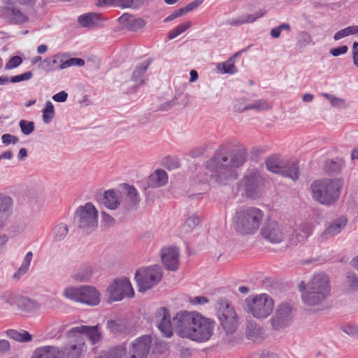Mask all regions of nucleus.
<instances>
[{"label": "nucleus", "mask_w": 358, "mask_h": 358, "mask_svg": "<svg viewBox=\"0 0 358 358\" xmlns=\"http://www.w3.org/2000/svg\"><path fill=\"white\" fill-rule=\"evenodd\" d=\"M155 322L164 337L171 338L175 329L180 337L201 343L210 339L214 329L213 320L194 312H179L171 322L169 310L165 307L156 310Z\"/></svg>", "instance_id": "1"}, {"label": "nucleus", "mask_w": 358, "mask_h": 358, "mask_svg": "<svg viewBox=\"0 0 358 358\" xmlns=\"http://www.w3.org/2000/svg\"><path fill=\"white\" fill-rule=\"evenodd\" d=\"M248 150L243 145L235 148L221 146L206 163V168L215 172L212 176L220 185H227L238 177V169L247 160Z\"/></svg>", "instance_id": "2"}, {"label": "nucleus", "mask_w": 358, "mask_h": 358, "mask_svg": "<svg viewBox=\"0 0 358 358\" xmlns=\"http://www.w3.org/2000/svg\"><path fill=\"white\" fill-rule=\"evenodd\" d=\"M343 187V180L341 178H323L313 181L310 189L315 201L331 206L338 201Z\"/></svg>", "instance_id": "3"}, {"label": "nucleus", "mask_w": 358, "mask_h": 358, "mask_svg": "<svg viewBox=\"0 0 358 358\" xmlns=\"http://www.w3.org/2000/svg\"><path fill=\"white\" fill-rule=\"evenodd\" d=\"M331 285L329 278L323 273L313 275L308 282L306 290L301 294L303 302L309 306H315L322 303L330 295Z\"/></svg>", "instance_id": "4"}, {"label": "nucleus", "mask_w": 358, "mask_h": 358, "mask_svg": "<svg viewBox=\"0 0 358 358\" xmlns=\"http://www.w3.org/2000/svg\"><path fill=\"white\" fill-rule=\"evenodd\" d=\"M264 216V212L257 207L243 208L234 215V228L241 235L254 234L258 231Z\"/></svg>", "instance_id": "5"}, {"label": "nucleus", "mask_w": 358, "mask_h": 358, "mask_svg": "<svg viewBox=\"0 0 358 358\" xmlns=\"http://www.w3.org/2000/svg\"><path fill=\"white\" fill-rule=\"evenodd\" d=\"M216 310L223 329V332H220L221 338L224 341H230L228 336L234 334L238 327L237 314L228 300L224 298L217 299Z\"/></svg>", "instance_id": "6"}, {"label": "nucleus", "mask_w": 358, "mask_h": 358, "mask_svg": "<svg viewBox=\"0 0 358 358\" xmlns=\"http://www.w3.org/2000/svg\"><path fill=\"white\" fill-rule=\"evenodd\" d=\"M238 186L246 198L257 199L264 190L265 180L257 169H248L238 182Z\"/></svg>", "instance_id": "7"}, {"label": "nucleus", "mask_w": 358, "mask_h": 358, "mask_svg": "<svg viewBox=\"0 0 358 358\" xmlns=\"http://www.w3.org/2000/svg\"><path fill=\"white\" fill-rule=\"evenodd\" d=\"M98 211L92 203L80 206L76 211L74 222L84 232L88 234L98 226Z\"/></svg>", "instance_id": "8"}, {"label": "nucleus", "mask_w": 358, "mask_h": 358, "mask_svg": "<svg viewBox=\"0 0 358 358\" xmlns=\"http://www.w3.org/2000/svg\"><path fill=\"white\" fill-rule=\"evenodd\" d=\"M162 269L159 265H153L138 269L135 279L140 292H145L158 284L162 278Z\"/></svg>", "instance_id": "9"}, {"label": "nucleus", "mask_w": 358, "mask_h": 358, "mask_svg": "<svg viewBox=\"0 0 358 358\" xmlns=\"http://www.w3.org/2000/svg\"><path fill=\"white\" fill-rule=\"evenodd\" d=\"M66 298L90 306H96L100 302V295L94 287L83 285L80 287H67L64 291Z\"/></svg>", "instance_id": "10"}, {"label": "nucleus", "mask_w": 358, "mask_h": 358, "mask_svg": "<svg viewBox=\"0 0 358 358\" xmlns=\"http://www.w3.org/2000/svg\"><path fill=\"white\" fill-rule=\"evenodd\" d=\"M245 303L248 309L254 317L263 319L267 317L273 310V301L266 294H262L254 296L252 299H247Z\"/></svg>", "instance_id": "11"}, {"label": "nucleus", "mask_w": 358, "mask_h": 358, "mask_svg": "<svg viewBox=\"0 0 358 358\" xmlns=\"http://www.w3.org/2000/svg\"><path fill=\"white\" fill-rule=\"evenodd\" d=\"M294 317V309L287 303H282L278 305L270 322L273 329L280 331L291 325Z\"/></svg>", "instance_id": "12"}, {"label": "nucleus", "mask_w": 358, "mask_h": 358, "mask_svg": "<svg viewBox=\"0 0 358 358\" xmlns=\"http://www.w3.org/2000/svg\"><path fill=\"white\" fill-rule=\"evenodd\" d=\"M152 340L150 336H143L134 341L129 348H125L124 358H147Z\"/></svg>", "instance_id": "13"}, {"label": "nucleus", "mask_w": 358, "mask_h": 358, "mask_svg": "<svg viewBox=\"0 0 358 358\" xmlns=\"http://www.w3.org/2000/svg\"><path fill=\"white\" fill-rule=\"evenodd\" d=\"M107 292L109 293V300L113 301H118L124 297H133L134 292L132 286L126 278L118 279L110 285Z\"/></svg>", "instance_id": "14"}, {"label": "nucleus", "mask_w": 358, "mask_h": 358, "mask_svg": "<svg viewBox=\"0 0 358 358\" xmlns=\"http://www.w3.org/2000/svg\"><path fill=\"white\" fill-rule=\"evenodd\" d=\"M262 238L273 244L281 243L285 238V231L282 225L275 220H267L260 231Z\"/></svg>", "instance_id": "15"}, {"label": "nucleus", "mask_w": 358, "mask_h": 358, "mask_svg": "<svg viewBox=\"0 0 358 358\" xmlns=\"http://www.w3.org/2000/svg\"><path fill=\"white\" fill-rule=\"evenodd\" d=\"M122 187L123 192L121 193V202L123 214L125 215L129 211L137 209L141 201V197L137 189L133 185L124 183L122 185Z\"/></svg>", "instance_id": "16"}, {"label": "nucleus", "mask_w": 358, "mask_h": 358, "mask_svg": "<svg viewBox=\"0 0 358 358\" xmlns=\"http://www.w3.org/2000/svg\"><path fill=\"white\" fill-rule=\"evenodd\" d=\"M179 250L176 247L164 248L161 250V259L166 269L176 271L179 266Z\"/></svg>", "instance_id": "17"}, {"label": "nucleus", "mask_w": 358, "mask_h": 358, "mask_svg": "<svg viewBox=\"0 0 358 358\" xmlns=\"http://www.w3.org/2000/svg\"><path fill=\"white\" fill-rule=\"evenodd\" d=\"M348 219L345 216H341L334 220L331 224L320 234L318 240L324 242L330 238L338 234L346 226Z\"/></svg>", "instance_id": "18"}, {"label": "nucleus", "mask_w": 358, "mask_h": 358, "mask_svg": "<svg viewBox=\"0 0 358 358\" xmlns=\"http://www.w3.org/2000/svg\"><path fill=\"white\" fill-rule=\"evenodd\" d=\"M0 11L1 16L11 24H21L27 20L25 15L13 5L6 4Z\"/></svg>", "instance_id": "19"}, {"label": "nucleus", "mask_w": 358, "mask_h": 358, "mask_svg": "<svg viewBox=\"0 0 358 358\" xmlns=\"http://www.w3.org/2000/svg\"><path fill=\"white\" fill-rule=\"evenodd\" d=\"M313 228L312 224L308 222H302L296 226L290 238V243L296 245L303 243L311 234Z\"/></svg>", "instance_id": "20"}, {"label": "nucleus", "mask_w": 358, "mask_h": 358, "mask_svg": "<svg viewBox=\"0 0 358 358\" xmlns=\"http://www.w3.org/2000/svg\"><path fill=\"white\" fill-rule=\"evenodd\" d=\"M13 200L5 194L0 193V227H4L13 212Z\"/></svg>", "instance_id": "21"}, {"label": "nucleus", "mask_w": 358, "mask_h": 358, "mask_svg": "<svg viewBox=\"0 0 358 358\" xmlns=\"http://www.w3.org/2000/svg\"><path fill=\"white\" fill-rule=\"evenodd\" d=\"M118 22L125 29L131 31H136L145 26V22L143 19L136 17L134 15L124 13L118 18Z\"/></svg>", "instance_id": "22"}, {"label": "nucleus", "mask_w": 358, "mask_h": 358, "mask_svg": "<svg viewBox=\"0 0 358 358\" xmlns=\"http://www.w3.org/2000/svg\"><path fill=\"white\" fill-rule=\"evenodd\" d=\"M31 358H64V352L56 346L45 345L36 348Z\"/></svg>", "instance_id": "23"}, {"label": "nucleus", "mask_w": 358, "mask_h": 358, "mask_svg": "<svg viewBox=\"0 0 358 358\" xmlns=\"http://www.w3.org/2000/svg\"><path fill=\"white\" fill-rule=\"evenodd\" d=\"M279 174L296 181L299 176L298 162L296 160H290L282 163Z\"/></svg>", "instance_id": "24"}, {"label": "nucleus", "mask_w": 358, "mask_h": 358, "mask_svg": "<svg viewBox=\"0 0 358 358\" xmlns=\"http://www.w3.org/2000/svg\"><path fill=\"white\" fill-rule=\"evenodd\" d=\"M101 202L110 210L117 209L122 203L119 194L113 189L106 191L101 199Z\"/></svg>", "instance_id": "25"}, {"label": "nucleus", "mask_w": 358, "mask_h": 358, "mask_svg": "<svg viewBox=\"0 0 358 358\" xmlns=\"http://www.w3.org/2000/svg\"><path fill=\"white\" fill-rule=\"evenodd\" d=\"M168 182L166 172L162 169H157L152 173L148 180V186L152 188H157L164 186Z\"/></svg>", "instance_id": "26"}, {"label": "nucleus", "mask_w": 358, "mask_h": 358, "mask_svg": "<svg viewBox=\"0 0 358 358\" xmlns=\"http://www.w3.org/2000/svg\"><path fill=\"white\" fill-rule=\"evenodd\" d=\"M345 165V161L342 158L329 159L325 161L324 170L329 175H337L341 172Z\"/></svg>", "instance_id": "27"}, {"label": "nucleus", "mask_w": 358, "mask_h": 358, "mask_svg": "<svg viewBox=\"0 0 358 358\" xmlns=\"http://www.w3.org/2000/svg\"><path fill=\"white\" fill-rule=\"evenodd\" d=\"M245 335L248 339L253 342H258L264 338V331L262 328L255 322H248L246 327Z\"/></svg>", "instance_id": "28"}, {"label": "nucleus", "mask_w": 358, "mask_h": 358, "mask_svg": "<svg viewBox=\"0 0 358 358\" xmlns=\"http://www.w3.org/2000/svg\"><path fill=\"white\" fill-rule=\"evenodd\" d=\"M151 61L147 59L137 66L132 73L131 80L136 83V87L145 84V79L143 78L147 71Z\"/></svg>", "instance_id": "29"}, {"label": "nucleus", "mask_w": 358, "mask_h": 358, "mask_svg": "<svg viewBox=\"0 0 358 358\" xmlns=\"http://www.w3.org/2000/svg\"><path fill=\"white\" fill-rule=\"evenodd\" d=\"M94 273L93 266L86 264L81 266L73 274V278L78 282H87L90 280Z\"/></svg>", "instance_id": "30"}, {"label": "nucleus", "mask_w": 358, "mask_h": 358, "mask_svg": "<svg viewBox=\"0 0 358 358\" xmlns=\"http://www.w3.org/2000/svg\"><path fill=\"white\" fill-rule=\"evenodd\" d=\"M245 50L243 49L236 53H235L232 57H231L228 60L223 63H220L217 66V69L222 73H229L234 74L237 72V69L234 65V62L236 58L243 52H245Z\"/></svg>", "instance_id": "31"}, {"label": "nucleus", "mask_w": 358, "mask_h": 358, "mask_svg": "<svg viewBox=\"0 0 358 358\" xmlns=\"http://www.w3.org/2000/svg\"><path fill=\"white\" fill-rule=\"evenodd\" d=\"M107 328L114 334H126L129 331L127 322L122 319L108 320Z\"/></svg>", "instance_id": "32"}, {"label": "nucleus", "mask_w": 358, "mask_h": 358, "mask_svg": "<svg viewBox=\"0 0 358 358\" xmlns=\"http://www.w3.org/2000/svg\"><path fill=\"white\" fill-rule=\"evenodd\" d=\"M6 334L11 339L20 343H29L33 339L32 336L25 330L8 329Z\"/></svg>", "instance_id": "33"}, {"label": "nucleus", "mask_w": 358, "mask_h": 358, "mask_svg": "<svg viewBox=\"0 0 358 358\" xmlns=\"http://www.w3.org/2000/svg\"><path fill=\"white\" fill-rule=\"evenodd\" d=\"M78 21L83 27L98 26L99 24L100 15L94 13H89L79 16Z\"/></svg>", "instance_id": "34"}, {"label": "nucleus", "mask_w": 358, "mask_h": 358, "mask_svg": "<svg viewBox=\"0 0 358 358\" xmlns=\"http://www.w3.org/2000/svg\"><path fill=\"white\" fill-rule=\"evenodd\" d=\"M124 353L125 347L121 345L101 351L99 355L94 358H122Z\"/></svg>", "instance_id": "35"}, {"label": "nucleus", "mask_w": 358, "mask_h": 358, "mask_svg": "<svg viewBox=\"0 0 358 358\" xmlns=\"http://www.w3.org/2000/svg\"><path fill=\"white\" fill-rule=\"evenodd\" d=\"M81 329H85L84 336L87 338V339L91 342L92 344H96L101 340V334L99 329V325H82Z\"/></svg>", "instance_id": "36"}, {"label": "nucleus", "mask_w": 358, "mask_h": 358, "mask_svg": "<svg viewBox=\"0 0 358 358\" xmlns=\"http://www.w3.org/2000/svg\"><path fill=\"white\" fill-rule=\"evenodd\" d=\"M114 6L122 8L138 9L148 4V0H113Z\"/></svg>", "instance_id": "37"}, {"label": "nucleus", "mask_w": 358, "mask_h": 358, "mask_svg": "<svg viewBox=\"0 0 358 358\" xmlns=\"http://www.w3.org/2000/svg\"><path fill=\"white\" fill-rule=\"evenodd\" d=\"M83 345L84 339H80L79 343H77L65 346L64 350H62L64 356L66 355L71 358H78L82 352Z\"/></svg>", "instance_id": "38"}, {"label": "nucleus", "mask_w": 358, "mask_h": 358, "mask_svg": "<svg viewBox=\"0 0 358 358\" xmlns=\"http://www.w3.org/2000/svg\"><path fill=\"white\" fill-rule=\"evenodd\" d=\"M66 57L64 54L55 55L52 57L46 58L43 60L45 66L43 67L46 71H51L59 68V66L63 62V58Z\"/></svg>", "instance_id": "39"}, {"label": "nucleus", "mask_w": 358, "mask_h": 358, "mask_svg": "<svg viewBox=\"0 0 358 358\" xmlns=\"http://www.w3.org/2000/svg\"><path fill=\"white\" fill-rule=\"evenodd\" d=\"M69 232V227L66 224L60 223L53 229V238L55 241H61L65 238Z\"/></svg>", "instance_id": "40"}, {"label": "nucleus", "mask_w": 358, "mask_h": 358, "mask_svg": "<svg viewBox=\"0 0 358 358\" xmlns=\"http://www.w3.org/2000/svg\"><path fill=\"white\" fill-rule=\"evenodd\" d=\"M32 257L33 253L31 252H28L27 253L21 266L18 268L17 271L13 275L14 278H19L22 275H24V273H27L30 266Z\"/></svg>", "instance_id": "41"}, {"label": "nucleus", "mask_w": 358, "mask_h": 358, "mask_svg": "<svg viewBox=\"0 0 358 358\" xmlns=\"http://www.w3.org/2000/svg\"><path fill=\"white\" fill-rule=\"evenodd\" d=\"M271 108V104L268 102L266 99L256 100L254 103L248 104L245 106V109L255 110L257 111H262L264 110H268Z\"/></svg>", "instance_id": "42"}, {"label": "nucleus", "mask_w": 358, "mask_h": 358, "mask_svg": "<svg viewBox=\"0 0 358 358\" xmlns=\"http://www.w3.org/2000/svg\"><path fill=\"white\" fill-rule=\"evenodd\" d=\"M85 329H81V326L71 328L66 332V336L69 339H75L79 343L80 339H84Z\"/></svg>", "instance_id": "43"}, {"label": "nucleus", "mask_w": 358, "mask_h": 358, "mask_svg": "<svg viewBox=\"0 0 358 358\" xmlns=\"http://www.w3.org/2000/svg\"><path fill=\"white\" fill-rule=\"evenodd\" d=\"M55 110L51 101L45 103V108L43 110V120L45 123H50L54 117Z\"/></svg>", "instance_id": "44"}, {"label": "nucleus", "mask_w": 358, "mask_h": 358, "mask_svg": "<svg viewBox=\"0 0 358 358\" xmlns=\"http://www.w3.org/2000/svg\"><path fill=\"white\" fill-rule=\"evenodd\" d=\"M191 22L187 21L185 23L180 24V25L177 26L176 28H174L169 32V39H173L174 38L177 37L178 35L181 34L182 33L185 32L187 29H188L191 27Z\"/></svg>", "instance_id": "45"}, {"label": "nucleus", "mask_w": 358, "mask_h": 358, "mask_svg": "<svg viewBox=\"0 0 358 358\" xmlns=\"http://www.w3.org/2000/svg\"><path fill=\"white\" fill-rule=\"evenodd\" d=\"M85 64V60L81 58H70L67 60H64L63 62L59 66V69H64L73 66H83Z\"/></svg>", "instance_id": "46"}, {"label": "nucleus", "mask_w": 358, "mask_h": 358, "mask_svg": "<svg viewBox=\"0 0 358 358\" xmlns=\"http://www.w3.org/2000/svg\"><path fill=\"white\" fill-rule=\"evenodd\" d=\"M310 44H314L310 34L307 31H301L299 34L298 45L300 48H304Z\"/></svg>", "instance_id": "47"}, {"label": "nucleus", "mask_w": 358, "mask_h": 358, "mask_svg": "<svg viewBox=\"0 0 358 358\" xmlns=\"http://www.w3.org/2000/svg\"><path fill=\"white\" fill-rule=\"evenodd\" d=\"M19 125L22 134L24 135H29L35 129L34 122L32 121L22 120H20Z\"/></svg>", "instance_id": "48"}, {"label": "nucleus", "mask_w": 358, "mask_h": 358, "mask_svg": "<svg viewBox=\"0 0 358 358\" xmlns=\"http://www.w3.org/2000/svg\"><path fill=\"white\" fill-rule=\"evenodd\" d=\"M200 222L201 218L198 215H193L185 220L184 227L186 228L187 231H189L198 226Z\"/></svg>", "instance_id": "49"}, {"label": "nucleus", "mask_w": 358, "mask_h": 358, "mask_svg": "<svg viewBox=\"0 0 358 358\" xmlns=\"http://www.w3.org/2000/svg\"><path fill=\"white\" fill-rule=\"evenodd\" d=\"M19 306L27 311H31L34 309L36 306V303L27 297H22L18 301Z\"/></svg>", "instance_id": "50"}, {"label": "nucleus", "mask_w": 358, "mask_h": 358, "mask_svg": "<svg viewBox=\"0 0 358 358\" xmlns=\"http://www.w3.org/2000/svg\"><path fill=\"white\" fill-rule=\"evenodd\" d=\"M346 285L350 289L353 291L357 290L358 278L354 273H348L346 276Z\"/></svg>", "instance_id": "51"}, {"label": "nucleus", "mask_w": 358, "mask_h": 358, "mask_svg": "<svg viewBox=\"0 0 358 358\" xmlns=\"http://www.w3.org/2000/svg\"><path fill=\"white\" fill-rule=\"evenodd\" d=\"M266 13L265 10H259L255 15L253 14H246L241 15L243 21H244V24L252 23L256 21L258 18L264 16Z\"/></svg>", "instance_id": "52"}, {"label": "nucleus", "mask_w": 358, "mask_h": 358, "mask_svg": "<svg viewBox=\"0 0 358 358\" xmlns=\"http://www.w3.org/2000/svg\"><path fill=\"white\" fill-rule=\"evenodd\" d=\"M267 169L275 173H280L281 164H279L274 159L270 157L266 161Z\"/></svg>", "instance_id": "53"}, {"label": "nucleus", "mask_w": 358, "mask_h": 358, "mask_svg": "<svg viewBox=\"0 0 358 358\" xmlns=\"http://www.w3.org/2000/svg\"><path fill=\"white\" fill-rule=\"evenodd\" d=\"M22 62V59L20 56L12 57L6 64L5 69L6 70L17 67Z\"/></svg>", "instance_id": "54"}, {"label": "nucleus", "mask_w": 358, "mask_h": 358, "mask_svg": "<svg viewBox=\"0 0 358 358\" xmlns=\"http://www.w3.org/2000/svg\"><path fill=\"white\" fill-rule=\"evenodd\" d=\"M33 73L31 71H27L21 75H17L11 77L10 81L13 83H19L24 80H28L31 79Z\"/></svg>", "instance_id": "55"}, {"label": "nucleus", "mask_w": 358, "mask_h": 358, "mask_svg": "<svg viewBox=\"0 0 358 358\" xmlns=\"http://www.w3.org/2000/svg\"><path fill=\"white\" fill-rule=\"evenodd\" d=\"M101 222L105 227H111L115 224V219L105 211L101 213Z\"/></svg>", "instance_id": "56"}, {"label": "nucleus", "mask_w": 358, "mask_h": 358, "mask_svg": "<svg viewBox=\"0 0 358 358\" xmlns=\"http://www.w3.org/2000/svg\"><path fill=\"white\" fill-rule=\"evenodd\" d=\"M343 331L350 336L358 338V326L348 324L343 327Z\"/></svg>", "instance_id": "57"}, {"label": "nucleus", "mask_w": 358, "mask_h": 358, "mask_svg": "<svg viewBox=\"0 0 358 358\" xmlns=\"http://www.w3.org/2000/svg\"><path fill=\"white\" fill-rule=\"evenodd\" d=\"M185 14H186L185 13V10H184L183 7L182 8H180L178 10H176L175 12H173V13H171V15H169V16H167L165 19H164V22H170L177 17H181L182 15H184Z\"/></svg>", "instance_id": "58"}, {"label": "nucleus", "mask_w": 358, "mask_h": 358, "mask_svg": "<svg viewBox=\"0 0 358 358\" xmlns=\"http://www.w3.org/2000/svg\"><path fill=\"white\" fill-rule=\"evenodd\" d=\"M348 48L347 45H343L338 48H332L330 50V53L334 57H338L341 55L345 54L348 52Z\"/></svg>", "instance_id": "59"}, {"label": "nucleus", "mask_w": 358, "mask_h": 358, "mask_svg": "<svg viewBox=\"0 0 358 358\" xmlns=\"http://www.w3.org/2000/svg\"><path fill=\"white\" fill-rule=\"evenodd\" d=\"M202 2V0H194V1L184 6L183 8L185 10V13H187L188 12H190L198 8Z\"/></svg>", "instance_id": "60"}, {"label": "nucleus", "mask_w": 358, "mask_h": 358, "mask_svg": "<svg viewBox=\"0 0 358 358\" xmlns=\"http://www.w3.org/2000/svg\"><path fill=\"white\" fill-rule=\"evenodd\" d=\"M68 94L65 91H61L52 96V99L57 102H64L67 99Z\"/></svg>", "instance_id": "61"}, {"label": "nucleus", "mask_w": 358, "mask_h": 358, "mask_svg": "<svg viewBox=\"0 0 358 358\" xmlns=\"http://www.w3.org/2000/svg\"><path fill=\"white\" fill-rule=\"evenodd\" d=\"M331 105L334 107H343L345 106V101L342 99L332 96L329 101Z\"/></svg>", "instance_id": "62"}, {"label": "nucleus", "mask_w": 358, "mask_h": 358, "mask_svg": "<svg viewBox=\"0 0 358 358\" xmlns=\"http://www.w3.org/2000/svg\"><path fill=\"white\" fill-rule=\"evenodd\" d=\"M176 103V98L174 97L172 100L170 101L166 102L163 104H162L159 107L160 110H168L171 109L172 107H173Z\"/></svg>", "instance_id": "63"}, {"label": "nucleus", "mask_w": 358, "mask_h": 358, "mask_svg": "<svg viewBox=\"0 0 358 358\" xmlns=\"http://www.w3.org/2000/svg\"><path fill=\"white\" fill-rule=\"evenodd\" d=\"M348 36H349V34L348 32V29L346 27L345 29H343L337 31L334 36V39L335 41H338V40H340L343 38L347 37Z\"/></svg>", "instance_id": "64"}]
</instances>
